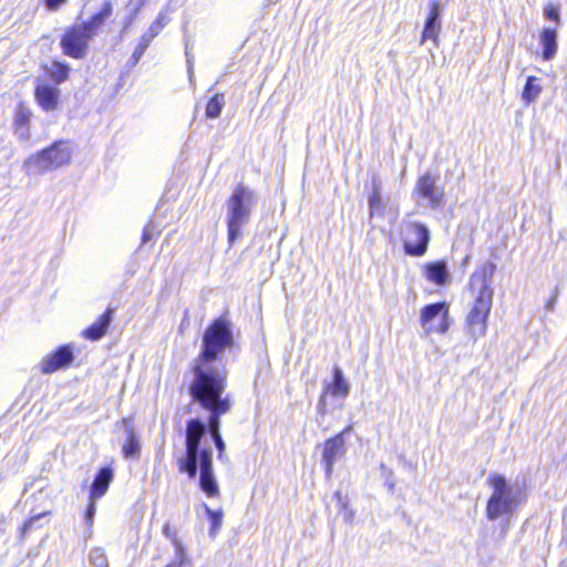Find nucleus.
<instances>
[{
    "mask_svg": "<svg viewBox=\"0 0 567 567\" xmlns=\"http://www.w3.org/2000/svg\"><path fill=\"white\" fill-rule=\"evenodd\" d=\"M234 347L231 324L225 318L214 320L203 334L202 348L193 364L194 379L188 392L194 404L209 412L208 422L199 417L189 419L185 430V454L176 458L181 473L194 480L199 471L200 489L208 496L218 495V484L213 472V451L206 439H210L218 451V458L225 454V442L219 432L220 415L230 409L226 388V370L220 363L225 350Z\"/></svg>",
    "mask_w": 567,
    "mask_h": 567,
    "instance_id": "obj_1",
    "label": "nucleus"
},
{
    "mask_svg": "<svg viewBox=\"0 0 567 567\" xmlns=\"http://www.w3.org/2000/svg\"><path fill=\"white\" fill-rule=\"evenodd\" d=\"M495 270L496 265L489 262L473 272L470 278L468 287L474 296V305L466 316V332L474 342L484 337L487 330L486 321L494 295L492 278Z\"/></svg>",
    "mask_w": 567,
    "mask_h": 567,
    "instance_id": "obj_2",
    "label": "nucleus"
},
{
    "mask_svg": "<svg viewBox=\"0 0 567 567\" xmlns=\"http://www.w3.org/2000/svg\"><path fill=\"white\" fill-rule=\"evenodd\" d=\"M488 483L493 491L486 504V517L496 520L511 516L519 504V488L509 484L501 474L491 475Z\"/></svg>",
    "mask_w": 567,
    "mask_h": 567,
    "instance_id": "obj_3",
    "label": "nucleus"
},
{
    "mask_svg": "<svg viewBox=\"0 0 567 567\" xmlns=\"http://www.w3.org/2000/svg\"><path fill=\"white\" fill-rule=\"evenodd\" d=\"M71 156L72 151L68 142L58 141L48 148L29 156L24 161L23 167L28 175H41L68 164Z\"/></svg>",
    "mask_w": 567,
    "mask_h": 567,
    "instance_id": "obj_4",
    "label": "nucleus"
},
{
    "mask_svg": "<svg viewBox=\"0 0 567 567\" xmlns=\"http://www.w3.org/2000/svg\"><path fill=\"white\" fill-rule=\"evenodd\" d=\"M430 230L421 223L404 219L402 223V240L404 251L409 256H423L429 246Z\"/></svg>",
    "mask_w": 567,
    "mask_h": 567,
    "instance_id": "obj_5",
    "label": "nucleus"
},
{
    "mask_svg": "<svg viewBox=\"0 0 567 567\" xmlns=\"http://www.w3.org/2000/svg\"><path fill=\"white\" fill-rule=\"evenodd\" d=\"M245 198L246 189L243 185H239L228 202L227 225L229 244H233L238 238L246 218Z\"/></svg>",
    "mask_w": 567,
    "mask_h": 567,
    "instance_id": "obj_6",
    "label": "nucleus"
},
{
    "mask_svg": "<svg viewBox=\"0 0 567 567\" xmlns=\"http://www.w3.org/2000/svg\"><path fill=\"white\" fill-rule=\"evenodd\" d=\"M421 324L426 334L445 333L450 326L449 308L445 302H435L421 310Z\"/></svg>",
    "mask_w": 567,
    "mask_h": 567,
    "instance_id": "obj_7",
    "label": "nucleus"
},
{
    "mask_svg": "<svg viewBox=\"0 0 567 567\" xmlns=\"http://www.w3.org/2000/svg\"><path fill=\"white\" fill-rule=\"evenodd\" d=\"M352 430L353 426L348 425L343 431L324 441L321 462L328 478L332 475L336 462L344 456L347 452L346 435L351 433Z\"/></svg>",
    "mask_w": 567,
    "mask_h": 567,
    "instance_id": "obj_8",
    "label": "nucleus"
},
{
    "mask_svg": "<svg viewBox=\"0 0 567 567\" xmlns=\"http://www.w3.org/2000/svg\"><path fill=\"white\" fill-rule=\"evenodd\" d=\"M91 37L79 24L68 29L61 39V48L65 55L83 59L87 53Z\"/></svg>",
    "mask_w": 567,
    "mask_h": 567,
    "instance_id": "obj_9",
    "label": "nucleus"
},
{
    "mask_svg": "<svg viewBox=\"0 0 567 567\" xmlns=\"http://www.w3.org/2000/svg\"><path fill=\"white\" fill-rule=\"evenodd\" d=\"M413 195L427 200V206L435 209L443 205L444 192L436 186V179L430 173L419 177Z\"/></svg>",
    "mask_w": 567,
    "mask_h": 567,
    "instance_id": "obj_10",
    "label": "nucleus"
},
{
    "mask_svg": "<svg viewBox=\"0 0 567 567\" xmlns=\"http://www.w3.org/2000/svg\"><path fill=\"white\" fill-rule=\"evenodd\" d=\"M74 360L73 349L70 344L60 346L54 352L41 361V371L50 374L56 370L69 367Z\"/></svg>",
    "mask_w": 567,
    "mask_h": 567,
    "instance_id": "obj_11",
    "label": "nucleus"
},
{
    "mask_svg": "<svg viewBox=\"0 0 567 567\" xmlns=\"http://www.w3.org/2000/svg\"><path fill=\"white\" fill-rule=\"evenodd\" d=\"M167 23L168 18L163 12H161L156 20L151 24L148 30L141 37L140 42L131 58L133 65L138 63L146 49L150 47L151 42L158 35V33Z\"/></svg>",
    "mask_w": 567,
    "mask_h": 567,
    "instance_id": "obj_12",
    "label": "nucleus"
},
{
    "mask_svg": "<svg viewBox=\"0 0 567 567\" xmlns=\"http://www.w3.org/2000/svg\"><path fill=\"white\" fill-rule=\"evenodd\" d=\"M440 14V2L437 0H432L430 3V13L425 20L422 32L421 44L426 40H432L436 44L441 31Z\"/></svg>",
    "mask_w": 567,
    "mask_h": 567,
    "instance_id": "obj_13",
    "label": "nucleus"
},
{
    "mask_svg": "<svg viewBox=\"0 0 567 567\" xmlns=\"http://www.w3.org/2000/svg\"><path fill=\"white\" fill-rule=\"evenodd\" d=\"M323 392L337 399H346L350 393V384L339 367L333 368L331 382L323 385Z\"/></svg>",
    "mask_w": 567,
    "mask_h": 567,
    "instance_id": "obj_14",
    "label": "nucleus"
},
{
    "mask_svg": "<svg viewBox=\"0 0 567 567\" xmlns=\"http://www.w3.org/2000/svg\"><path fill=\"white\" fill-rule=\"evenodd\" d=\"M113 14V4L111 1H104L99 12L94 13L87 21L79 24L91 39L96 34L97 30L105 23Z\"/></svg>",
    "mask_w": 567,
    "mask_h": 567,
    "instance_id": "obj_15",
    "label": "nucleus"
},
{
    "mask_svg": "<svg viewBox=\"0 0 567 567\" xmlns=\"http://www.w3.org/2000/svg\"><path fill=\"white\" fill-rule=\"evenodd\" d=\"M113 313L114 309L107 308L94 323L82 331L83 338L91 341H97L102 339L106 334L107 329L112 322Z\"/></svg>",
    "mask_w": 567,
    "mask_h": 567,
    "instance_id": "obj_16",
    "label": "nucleus"
},
{
    "mask_svg": "<svg viewBox=\"0 0 567 567\" xmlns=\"http://www.w3.org/2000/svg\"><path fill=\"white\" fill-rule=\"evenodd\" d=\"M112 480H113L112 468L102 467L97 472V474L91 485L90 498H92V499L101 498L106 493Z\"/></svg>",
    "mask_w": 567,
    "mask_h": 567,
    "instance_id": "obj_17",
    "label": "nucleus"
},
{
    "mask_svg": "<svg viewBox=\"0 0 567 567\" xmlns=\"http://www.w3.org/2000/svg\"><path fill=\"white\" fill-rule=\"evenodd\" d=\"M59 95L60 90L50 85H39L35 89L37 101L45 111L56 107Z\"/></svg>",
    "mask_w": 567,
    "mask_h": 567,
    "instance_id": "obj_18",
    "label": "nucleus"
},
{
    "mask_svg": "<svg viewBox=\"0 0 567 567\" xmlns=\"http://www.w3.org/2000/svg\"><path fill=\"white\" fill-rule=\"evenodd\" d=\"M425 275L430 281L439 286L445 285L450 277L447 265L443 260L427 264L425 266Z\"/></svg>",
    "mask_w": 567,
    "mask_h": 567,
    "instance_id": "obj_19",
    "label": "nucleus"
},
{
    "mask_svg": "<svg viewBox=\"0 0 567 567\" xmlns=\"http://www.w3.org/2000/svg\"><path fill=\"white\" fill-rule=\"evenodd\" d=\"M539 40L543 48V59L546 61L551 60L557 52V31L555 29L545 28Z\"/></svg>",
    "mask_w": 567,
    "mask_h": 567,
    "instance_id": "obj_20",
    "label": "nucleus"
},
{
    "mask_svg": "<svg viewBox=\"0 0 567 567\" xmlns=\"http://www.w3.org/2000/svg\"><path fill=\"white\" fill-rule=\"evenodd\" d=\"M30 117L31 113L24 107H19L16 112L14 133L21 141H28L30 138Z\"/></svg>",
    "mask_w": 567,
    "mask_h": 567,
    "instance_id": "obj_21",
    "label": "nucleus"
},
{
    "mask_svg": "<svg viewBox=\"0 0 567 567\" xmlns=\"http://www.w3.org/2000/svg\"><path fill=\"white\" fill-rule=\"evenodd\" d=\"M381 190L382 184L378 176L372 177V193L369 196V209L370 217H373L375 214L381 213L383 209L382 199H381Z\"/></svg>",
    "mask_w": 567,
    "mask_h": 567,
    "instance_id": "obj_22",
    "label": "nucleus"
},
{
    "mask_svg": "<svg viewBox=\"0 0 567 567\" xmlns=\"http://www.w3.org/2000/svg\"><path fill=\"white\" fill-rule=\"evenodd\" d=\"M539 82H540V80L536 76H532V75L527 76L526 83L524 85V90L522 93V100L526 104L534 103L538 99L539 94L543 91V87Z\"/></svg>",
    "mask_w": 567,
    "mask_h": 567,
    "instance_id": "obj_23",
    "label": "nucleus"
},
{
    "mask_svg": "<svg viewBox=\"0 0 567 567\" xmlns=\"http://www.w3.org/2000/svg\"><path fill=\"white\" fill-rule=\"evenodd\" d=\"M125 458H138L141 454L140 440L133 429L127 430V439L122 449Z\"/></svg>",
    "mask_w": 567,
    "mask_h": 567,
    "instance_id": "obj_24",
    "label": "nucleus"
},
{
    "mask_svg": "<svg viewBox=\"0 0 567 567\" xmlns=\"http://www.w3.org/2000/svg\"><path fill=\"white\" fill-rule=\"evenodd\" d=\"M70 66L65 63L54 61L49 70L50 76L56 83L65 81L69 76Z\"/></svg>",
    "mask_w": 567,
    "mask_h": 567,
    "instance_id": "obj_25",
    "label": "nucleus"
},
{
    "mask_svg": "<svg viewBox=\"0 0 567 567\" xmlns=\"http://www.w3.org/2000/svg\"><path fill=\"white\" fill-rule=\"evenodd\" d=\"M224 106V95L215 94L206 105V116L208 118H217Z\"/></svg>",
    "mask_w": 567,
    "mask_h": 567,
    "instance_id": "obj_26",
    "label": "nucleus"
},
{
    "mask_svg": "<svg viewBox=\"0 0 567 567\" xmlns=\"http://www.w3.org/2000/svg\"><path fill=\"white\" fill-rule=\"evenodd\" d=\"M205 512L210 522L209 535L210 537H215L221 526L223 522V512L221 511H213L206 504H204Z\"/></svg>",
    "mask_w": 567,
    "mask_h": 567,
    "instance_id": "obj_27",
    "label": "nucleus"
},
{
    "mask_svg": "<svg viewBox=\"0 0 567 567\" xmlns=\"http://www.w3.org/2000/svg\"><path fill=\"white\" fill-rule=\"evenodd\" d=\"M89 561L94 567H109L107 557L104 550L100 547L91 549L89 554Z\"/></svg>",
    "mask_w": 567,
    "mask_h": 567,
    "instance_id": "obj_28",
    "label": "nucleus"
},
{
    "mask_svg": "<svg viewBox=\"0 0 567 567\" xmlns=\"http://www.w3.org/2000/svg\"><path fill=\"white\" fill-rule=\"evenodd\" d=\"M175 550H176V559L168 564L166 567H182V565L186 561V553L178 539H175Z\"/></svg>",
    "mask_w": 567,
    "mask_h": 567,
    "instance_id": "obj_29",
    "label": "nucleus"
},
{
    "mask_svg": "<svg viewBox=\"0 0 567 567\" xmlns=\"http://www.w3.org/2000/svg\"><path fill=\"white\" fill-rule=\"evenodd\" d=\"M159 234L158 229H157V226L155 225L154 221H150L143 229V235H142V243L143 244H146L148 243L150 240H152L155 235Z\"/></svg>",
    "mask_w": 567,
    "mask_h": 567,
    "instance_id": "obj_30",
    "label": "nucleus"
},
{
    "mask_svg": "<svg viewBox=\"0 0 567 567\" xmlns=\"http://www.w3.org/2000/svg\"><path fill=\"white\" fill-rule=\"evenodd\" d=\"M95 501L96 499L90 498V503H89V505L86 507V511H85L84 520H85V523H86V525L89 527H92V525L94 523V516H95V513H96Z\"/></svg>",
    "mask_w": 567,
    "mask_h": 567,
    "instance_id": "obj_31",
    "label": "nucleus"
},
{
    "mask_svg": "<svg viewBox=\"0 0 567 567\" xmlns=\"http://www.w3.org/2000/svg\"><path fill=\"white\" fill-rule=\"evenodd\" d=\"M544 16L549 20H553L557 23L559 22V10L557 7L551 4L547 6L544 10Z\"/></svg>",
    "mask_w": 567,
    "mask_h": 567,
    "instance_id": "obj_32",
    "label": "nucleus"
},
{
    "mask_svg": "<svg viewBox=\"0 0 567 567\" xmlns=\"http://www.w3.org/2000/svg\"><path fill=\"white\" fill-rule=\"evenodd\" d=\"M327 396H328V394H326L322 391V393H321V395L319 398L318 404H317V411H318V413L321 416H324L328 413V410H327Z\"/></svg>",
    "mask_w": 567,
    "mask_h": 567,
    "instance_id": "obj_33",
    "label": "nucleus"
},
{
    "mask_svg": "<svg viewBox=\"0 0 567 567\" xmlns=\"http://www.w3.org/2000/svg\"><path fill=\"white\" fill-rule=\"evenodd\" d=\"M45 515V513H42V514H39V515H35V516H32L31 518H29L22 526V534H27L29 533L37 520H39L41 517H43Z\"/></svg>",
    "mask_w": 567,
    "mask_h": 567,
    "instance_id": "obj_34",
    "label": "nucleus"
},
{
    "mask_svg": "<svg viewBox=\"0 0 567 567\" xmlns=\"http://www.w3.org/2000/svg\"><path fill=\"white\" fill-rule=\"evenodd\" d=\"M65 2L66 0H44L45 8L49 11H56Z\"/></svg>",
    "mask_w": 567,
    "mask_h": 567,
    "instance_id": "obj_35",
    "label": "nucleus"
},
{
    "mask_svg": "<svg viewBox=\"0 0 567 567\" xmlns=\"http://www.w3.org/2000/svg\"><path fill=\"white\" fill-rule=\"evenodd\" d=\"M186 58H187V72H188L189 79L192 80V78L194 75V61H193V56L190 55V53L188 51V44H186Z\"/></svg>",
    "mask_w": 567,
    "mask_h": 567,
    "instance_id": "obj_36",
    "label": "nucleus"
},
{
    "mask_svg": "<svg viewBox=\"0 0 567 567\" xmlns=\"http://www.w3.org/2000/svg\"><path fill=\"white\" fill-rule=\"evenodd\" d=\"M334 497L337 498L338 501V505L340 506L341 509H347V506H348V503L347 501L344 499V497L342 496L341 492L338 491L334 493Z\"/></svg>",
    "mask_w": 567,
    "mask_h": 567,
    "instance_id": "obj_37",
    "label": "nucleus"
},
{
    "mask_svg": "<svg viewBox=\"0 0 567 567\" xmlns=\"http://www.w3.org/2000/svg\"><path fill=\"white\" fill-rule=\"evenodd\" d=\"M163 534H164L167 538H171V539L173 540V543L175 544V539H177V538H176L175 534H172L169 524H166V525L163 527Z\"/></svg>",
    "mask_w": 567,
    "mask_h": 567,
    "instance_id": "obj_38",
    "label": "nucleus"
},
{
    "mask_svg": "<svg viewBox=\"0 0 567 567\" xmlns=\"http://www.w3.org/2000/svg\"><path fill=\"white\" fill-rule=\"evenodd\" d=\"M344 519H346L347 523L351 524L352 520H353V512L349 511V513H348L347 517H344Z\"/></svg>",
    "mask_w": 567,
    "mask_h": 567,
    "instance_id": "obj_39",
    "label": "nucleus"
}]
</instances>
